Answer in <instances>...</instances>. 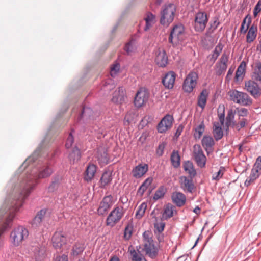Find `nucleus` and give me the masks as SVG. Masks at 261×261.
<instances>
[{
    "label": "nucleus",
    "mask_w": 261,
    "mask_h": 261,
    "mask_svg": "<svg viewBox=\"0 0 261 261\" xmlns=\"http://www.w3.org/2000/svg\"><path fill=\"white\" fill-rule=\"evenodd\" d=\"M53 170L48 166L43 167L38 173H33L25 184H22L18 195L16 196L12 202L11 209H0V236L8 228L11 227V222L14 218V211L22 206L24 199L30 194L37 184V180L49 176Z\"/></svg>",
    "instance_id": "obj_1"
},
{
    "label": "nucleus",
    "mask_w": 261,
    "mask_h": 261,
    "mask_svg": "<svg viewBox=\"0 0 261 261\" xmlns=\"http://www.w3.org/2000/svg\"><path fill=\"white\" fill-rule=\"evenodd\" d=\"M176 12L175 6L173 4L165 5L161 11L160 23L167 27L174 20Z\"/></svg>",
    "instance_id": "obj_2"
},
{
    "label": "nucleus",
    "mask_w": 261,
    "mask_h": 261,
    "mask_svg": "<svg viewBox=\"0 0 261 261\" xmlns=\"http://www.w3.org/2000/svg\"><path fill=\"white\" fill-rule=\"evenodd\" d=\"M28 229L23 226H19L11 231L10 236V241L14 246L17 247L28 238Z\"/></svg>",
    "instance_id": "obj_3"
},
{
    "label": "nucleus",
    "mask_w": 261,
    "mask_h": 261,
    "mask_svg": "<svg viewBox=\"0 0 261 261\" xmlns=\"http://www.w3.org/2000/svg\"><path fill=\"white\" fill-rule=\"evenodd\" d=\"M228 94L230 99L236 103L247 106L252 103V99L246 93L232 90Z\"/></svg>",
    "instance_id": "obj_4"
},
{
    "label": "nucleus",
    "mask_w": 261,
    "mask_h": 261,
    "mask_svg": "<svg viewBox=\"0 0 261 261\" xmlns=\"http://www.w3.org/2000/svg\"><path fill=\"white\" fill-rule=\"evenodd\" d=\"M28 252L32 261H44L46 256L45 247L39 244L31 246Z\"/></svg>",
    "instance_id": "obj_5"
},
{
    "label": "nucleus",
    "mask_w": 261,
    "mask_h": 261,
    "mask_svg": "<svg viewBox=\"0 0 261 261\" xmlns=\"http://www.w3.org/2000/svg\"><path fill=\"white\" fill-rule=\"evenodd\" d=\"M123 215V208L122 206L115 207L107 218V225L111 227L114 226L116 223L119 222Z\"/></svg>",
    "instance_id": "obj_6"
},
{
    "label": "nucleus",
    "mask_w": 261,
    "mask_h": 261,
    "mask_svg": "<svg viewBox=\"0 0 261 261\" xmlns=\"http://www.w3.org/2000/svg\"><path fill=\"white\" fill-rule=\"evenodd\" d=\"M197 79L198 74L196 72H190L183 83L182 88L184 91L188 93L191 92L197 84Z\"/></svg>",
    "instance_id": "obj_7"
},
{
    "label": "nucleus",
    "mask_w": 261,
    "mask_h": 261,
    "mask_svg": "<svg viewBox=\"0 0 261 261\" xmlns=\"http://www.w3.org/2000/svg\"><path fill=\"white\" fill-rule=\"evenodd\" d=\"M208 21L207 14L203 12H200L196 14L194 27L196 31L201 32L205 28Z\"/></svg>",
    "instance_id": "obj_8"
},
{
    "label": "nucleus",
    "mask_w": 261,
    "mask_h": 261,
    "mask_svg": "<svg viewBox=\"0 0 261 261\" xmlns=\"http://www.w3.org/2000/svg\"><path fill=\"white\" fill-rule=\"evenodd\" d=\"M184 28L181 24L175 25L170 33L169 40L173 44L178 43L183 39Z\"/></svg>",
    "instance_id": "obj_9"
},
{
    "label": "nucleus",
    "mask_w": 261,
    "mask_h": 261,
    "mask_svg": "<svg viewBox=\"0 0 261 261\" xmlns=\"http://www.w3.org/2000/svg\"><path fill=\"white\" fill-rule=\"evenodd\" d=\"M116 201V198L111 195L105 196L100 203L97 209L98 214L103 215L112 206Z\"/></svg>",
    "instance_id": "obj_10"
},
{
    "label": "nucleus",
    "mask_w": 261,
    "mask_h": 261,
    "mask_svg": "<svg viewBox=\"0 0 261 261\" xmlns=\"http://www.w3.org/2000/svg\"><path fill=\"white\" fill-rule=\"evenodd\" d=\"M149 93L145 88H141L137 91L134 99V105L140 108L145 105L147 102Z\"/></svg>",
    "instance_id": "obj_11"
},
{
    "label": "nucleus",
    "mask_w": 261,
    "mask_h": 261,
    "mask_svg": "<svg viewBox=\"0 0 261 261\" xmlns=\"http://www.w3.org/2000/svg\"><path fill=\"white\" fill-rule=\"evenodd\" d=\"M193 156L198 166L200 168L205 167L206 162V158L199 145H194Z\"/></svg>",
    "instance_id": "obj_12"
},
{
    "label": "nucleus",
    "mask_w": 261,
    "mask_h": 261,
    "mask_svg": "<svg viewBox=\"0 0 261 261\" xmlns=\"http://www.w3.org/2000/svg\"><path fill=\"white\" fill-rule=\"evenodd\" d=\"M245 89L254 98L261 96V89L259 85L253 80H249L245 83Z\"/></svg>",
    "instance_id": "obj_13"
},
{
    "label": "nucleus",
    "mask_w": 261,
    "mask_h": 261,
    "mask_svg": "<svg viewBox=\"0 0 261 261\" xmlns=\"http://www.w3.org/2000/svg\"><path fill=\"white\" fill-rule=\"evenodd\" d=\"M228 59L229 54L225 52L223 53L215 67V72L217 75H220L225 72L227 68Z\"/></svg>",
    "instance_id": "obj_14"
},
{
    "label": "nucleus",
    "mask_w": 261,
    "mask_h": 261,
    "mask_svg": "<svg viewBox=\"0 0 261 261\" xmlns=\"http://www.w3.org/2000/svg\"><path fill=\"white\" fill-rule=\"evenodd\" d=\"M173 117L170 115H166L161 121L158 125V130L160 133H163L170 129L173 123Z\"/></svg>",
    "instance_id": "obj_15"
},
{
    "label": "nucleus",
    "mask_w": 261,
    "mask_h": 261,
    "mask_svg": "<svg viewBox=\"0 0 261 261\" xmlns=\"http://www.w3.org/2000/svg\"><path fill=\"white\" fill-rule=\"evenodd\" d=\"M66 237L62 232H56L52 237L53 245L56 249H60L66 243Z\"/></svg>",
    "instance_id": "obj_16"
},
{
    "label": "nucleus",
    "mask_w": 261,
    "mask_h": 261,
    "mask_svg": "<svg viewBox=\"0 0 261 261\" xmlns=\"http://www.w3.org/2000/svg\"><path fill=\"white\" fill-rule=\"evenodd\" d=\"M179 182L181 188L185 192L192 193L195 189L192 178H189L182 176L179 178Z\"/></svg>",
    "instance_id": "obj_17"
},
{
    "label": "nucleus",
    "mask_w": 261,
    "mask_h": 261,
    "mask_svg": "<svg viewBox=\"0 0 261 261\" xmlns=\"http://www.w3.org/2000/svg\"><path fill=\"white\" fill-rule=\"evenodd\" d=\"M155 62L160 67H165L168 62L165 51L162 48H158L155 52Z\"/></svg>",
    "instance_id": "obj_18"
},
{
    "label": "nucleus",
    "mask_w": 261,
    "mask_h": 261,
    "mask_svg": "<svg viewBox=\"0 0 261 261\" xmlns=\"http://www.w3.org/2000/svg\"><path fill=\"white\" fill-rule=\"evenodd\" d=\"M148 171V165L146 164H139L132 170V175L136 178L142 177Z\"/></svg>",
    "instance_id": "obj_19"
},
{
    "label": "nucleus",
    "mask_w": 261,
    "mask_h": 261,
    "mask_svg": "<svg viewBox=\"0 0 261 261\" xmlns=\"http://www.w3.org/2000/svg\"><path fill=\"white\" fill-rule=\"evenodd\" d=\"M125 93L124 88L122 87H119L117 91H115L113 94L112 101L116 103L121 104L125 100Z\"/></svg>",
    "instance_id": "obj_20"
},
{
    "label": "nucleus",
    "mask_w": 261,
    "mask_h": 261,
    "mask_svg": "<svg viewBox=\"0 0 261 261\" xmlns=\"http://www.w3.org/2000/svg\"><path fill=\"white\" fill-rule=\"evenodd\" d=\"M175 75V73L173 71L169 72L165 75L162 80V83L166 88L172 89L173 87Z\"/></svg>",
    "instance_id": "obj_21"
},
{
    "label": "nucleus",
    "mask_w": 261,
    "mask_h": 261,
    "mask_svg": "<svg viewBox=\"0 0 261 261\" xmlns=\"http://www.w3.org/2000/svg\"><path fill=\"white\" fill-rule=\"evenodd\" d=\"M172 199L177 206L180 207L185 204L186 197L183 193L176 192L172 194Z\"/></svg>",
    "instance_id": "obj_22"
},
{
    "label": "nucleus",
    "mask_w": 261,
    "mask_h": 261,
    "mask_svg": "<svg viewBox=\"0 0 261 261\" xmlns=\"http://www.w3.org/2000/svg\"><path fill=\"white\" fill-rule=\"evenodd\" d=\"M144 250L146 254L151 258L155 257L158 254V249L152 242L149 241L145 244Z\"/></svg>",
    "instance_id": "obj_23"
},
{
    "label": "nucleus",
    "mask_w": 261,
    "mask_h": 261,
    "mask_svg": "<svg viewBox=\"0 0 261 261\" xmlns=\"http://www.w3.org/2000/svg\"><path fill=\"white\" fill-rule=\"evenodd\" d=\"M201 143L208 154L212 151V148L214 145L213 138L210 136H204L202 139Z\"/></svg>",
    "instance_id": "obj_24"
},
{
    "label": "nucleus",
    "mask_w": 261,
    "mask_h": 261,
    "mask_svg": "<svg viewBox=\"0 0 261 261\" xmlns=\"http://www.w3.org/2000/svg\"><path fill=\"white\" fill-rule=\"evenodd\" d=\"M176 213L175 207L170 203L166 204L164 207L163 218L164 219H168L173 217Z\"/></svg>",
    "instance_id": "obj_25"
},
{
    "label": "nucleus",
    "mask_w": 261,
    "mask_h": 261,
    "mask_svg": "<svg viewBox=\"0 0 261 261\" xmlns=\"http://www.w3.org/2000/svg\"><path fill=\"white\" fill-rule=\"evenodd\" d=\"M112 172L110 171H105L102 174L99 181L100 187L105 188L110 184L112 181Z\"/></svg>",
    "instance_id": "obj_26"
},
{
    "label": "nucleus",
    "mask_w": 261,
    "mask_h": 261,
    "mask_svg": "<svg viewBox=\"0 0 261 261\" xmlns=\"http://www.w3.org/2000/svg\"><path fill=\"white\" fill-rule=\"evenodd\" d=\"M96 172V166L93 164H90L86 168L85 180L87 181H91L93 178Z\"/></svg>",
    "instance_id": "obj_27"
},
{
    "label": "nucleus",
    "mask_w": 261,
    "mask_h": 261,
    "mask_svg": "<svg viewBox=\"0 0 261 261\" xmlns=\"http://www.w3.org/2000/svg\"><path fill=\"white\" fill-rule=\"evenodd\" d=\"M208 96V92L206 89H203L198 97L197 105L202 109L205 107Z\"/></svg>",
    "instance_id": "obj_28"
},
{
    "label": "nucleus",
    "mask_w": 261,
    "mask_h": 261,
    "mask_svg": "<svg viewBox=\"0 0 261 261\" xmlns=\"http://www.w3.org/2000/svg\"><path fill=\"white\" fill-rule=\"evenodd\" d=\"M97 158L99 163L103 166L108 163L109 157L106 150L103 149H99L97 152Z\"/></svg>",
    "instance_id": "obj_29"
},
{
    "label": "nucleus",
    "mask_w": 261,
    "mask_h": 261,
    "mask_svg": "<svg viewBox=\"0 0 261 261\" xmlns=\"http://www.w3.org/2000/svg\"><path fill=\"white\" fill-rule=\"evenodd\" d=\"M144 20L146 22L144 30L147 31L155 22V16L150 12H148L146 15Z\"/></svg>",
    "instance_id": "obj_30"
},
{
    "label": "nucleus",
    "mask_w": 261,
    "mask_h": 261,
    "mask_svg": "<svg viewBox=\"0 0 261 261\" xmlns=\"http://www.w3.org/2000/svg\"><path fill=\"white\" fill-rule=\"evenodd\" d=\"M257 31V27L254 25H252L250 27L246 36V41L248 43H251L254 40L256 37Z\"/></svg>",
    "instance_id": "obj_31"
},
{
    "label": "nucleus",
    "mask_w": 261,
    "mask_h": 261,
    "mask_svg": "<svg viewBox=\"0 0 261 261\" xmlns=\"http://www.w3.org/2000/svg\"><path fill=\"white\" fill-rule=\"evenodd\" d=\"M184 169L185 171L190 176L191 178L194 177L196 174V172L194 168L193 163L190 161H187L184 164Z\"/></svg>",
    "instance_id": "obj_32"
},
{
    "label": "nucleus",
    "mask_w": 261,
    "mask_h": 261,
    "mask_svg": "<svg viewBox=\"0 0 261 261\" xmlns=\"http://www.w3.org/2000/svg\"><path fill=\"white\" fill-rule=\"evenodd\" d=\"M219 123L215 122L213 126V134L216 140L220 139L223 137V132Z\"/></svg>",
    "instance_id": "obj_33"
},
{
    "label": "nucleus",
    "mask_w": 261,
    "mask_h": 261,
    "mask_svg": "<svg viewBox=\"0 0 261 261\" xmlns=\"http://www.w3.org/2000/svg\"><path fill=\"white\" fill-rule=\"evenodd\" d=\"M246 66L245 62L243 61L238 67L235 76L237 81H240L243 79L245 72Z\"/></svg>",
    "instance_id": "obj_34"
},
{
    "label": "nucleus",
    "mask_w": 261,
    "mask_h": 261,
    "mask_svg": "<svg viewBox=\"0 0 261 261\" xmlns=\"http://www.w3.org/2000/svg\"><path fill=\"white\" fill-rule=\"evenodd\" d=\"M205 130V125L203 122H201L195 128L194 137L196 139H200Z\"/></svg>",
    "instance_id": "obj_35"
},
{
    "label": "nucleus",
    "mask_w": 261,
    "mask_h": 261,
    "mask_svg": "<svg viewBox=\"0 0 261 261\" xmlns=\"http://www.w3.org/2000/svg\"><path fill=\"white\" fill-rule=\"evenodd\" d=\"M251 22V17H249L248 15L246 16L244 18L241 25L240 32L241 33L245 34L247 32Z\"/></svg>",
    "instance_id": "obj_36"
},
{
    "label": "nucleus",
    "mask_w": 261,
    "mask_h": 261,
    "mask_svg": "<svg viewBox=\"0 0 261 261\" xmlns=\"http://www.w3.org/2000/svg\"><path fill=\"white\" fill-rule=\"evenodd\" d=\"M152 179L151 178H147L141 185L138 190V194L142 196L144 192L147 190V188L151 185Z\"/></svg>",
    "instance_id": "obj_37"
},
{
    "label": "nucleus",
    "mask_w": 261,
    "mask_h": 261,
    "mask_svg": "<svg viewBox=\"0 0 261 261\" xmlns=\"http://www.w3.org/2000/svg\"><path fill=\"white\" fill-rule=\"evenodd\" d=\"M171 161L172 165L177 168L180 165V156L177 151H173L171 155Z\"/></svg>",
    "instance_id": "obj_38"
},
{
    "label": "nucleus",
    "mask_w": 261,
    "mask_h": 261,
    "mask_svg": "<svg viewBox=\"0 0 261 261\" xmlns=\"http://www.w3.org/2000/svg\"><path fill=\"white\" fill-rule=\"evenodd\" d=\"M253 75L256 81L261 82V63L260 62L255 63Z\"/></svg>",
    "instance_id": "obj_39"
},
{
    "label": "nucleus",
    "mask_w": 261,
    "mask_h": 261,
    "mask_svg": "<svg viewBox=\"0 0 261 261\" xmlns=\"http://www.w3.org/2000/svg\"><path fill=\"white\" fill-rule=\"evenodd\" d=\"M147 208V204L145 202L141 203L138 207V210L136 213V217L140 219L144 215L145 211Z\"/></svg>",
    "instance_id": "obj_40"
},
{
    "label": "nucleus",
    "mask_w": 261,
    "mask_h": 261,
    "mask_svg": "<svg viewBox=\"0 0 261 261\" xmlns=\"http://www.w3.org/2000/svg\"><path fill=\"white\" fill-rule=\"evenodd\" d=\"M81 157V153L80 150L77 148L75 147L72 152L69 154V158L70 161L73 163L77 161Z\"/></svg>",
    "instance_id": "obj_41"
},
{
    "label": "nucleus",
    "mask_w": 261,
    "mask_h": 261,
    "mask_svg": "<svg viewBox=\"0 0 261 261\" xmlns=\"http://www.w3.org/2000/svg\"><path fill=\"white\" fill-rule=\"evenodd\" d=\"M133 261H146L145 257L139 252L133 250L130 251Z\"/></svg>",
    "instance_id": "obj_42"
},
{
    "label": "nucleus",
    "mask_w": 261,
    "mask_h": 261,
    "mask_svg": "<svg viewBox=\"0 0 261 261\" xmlns=\"http://www.w3.org/2000/svg\"><path fill=\"white\" fill-rule=\"evenodd\" d=\"M133 229V226L132 224H128L125 227L124 232V238L125 240H129L130 238L132 235Z\"/></svg>",
    "instance_id": "obj_43"
},
{
    "label": "nucleus",
    "mask_w": 261,
    "mask_h": 261,
    "mask_svg": "<svg viewBox=\"0 0 261 261\" xmlns=\"http://www.w3.org/2000/svg\"><path fill=\"white\" fill-rule=\"evenodd\" d=\"M259 176L251 171L250 175L245 181V185L247 187L253 184Z\"/></svg>",
    "instance_id": "obj_44"
},
{
    "label": "nucleus",
    "mask_w": 261,
    "mask_h": 261,
    "mask_svg": "<svg viewBox=\"0 0 261 261\" xmlns=\"http://www.w3.org/2000/svg\"><path fill=\"white\" fill-rule=\"evenodd\" d=\"M166 192V189L164 187H160L155 192L153 199L155 200L162 198Z\"/></svg>",
    "instance_id": "obj_45"
},
{
    "label": "nucleus",
    "mask_w": 261,
    "mask_h": 261,
    "mask_svg": "<svg viewBox=\"0 0 261 261\" xmlns=\"http://www.w3.org/2000/svg\"><path fill=\"white\" fill-rule=\"evenodd\" d=\"M135 116V113L134 112V111H128L125 117H124V124H129V123L132 121L133 120V119H134V117Z\"/></svg>",
    "instance_id": "obj_46"
},
{
    "label": "nucleus",
    "mask_w": 261,
    "mask_h": 261,
    "mask_svg": "<svg viewBox=\"0 0 261 261\" xmlns=\"http://www.w3.org/2000/svg\"><path fill=\"white\" fill-rule=\"evenodd\" d=\"M124 49L128 55H130L132 53L134 52L136 50V46L135 45L134 41H130L129 42L127 43Z\"/></svg>",
    "instance_id": "obj_47"
},
{
    "label": "nucleus",
    "mask_w": 261,
    "mask_h": 261,
    "mask_svg": "<svg viewBox=\"0 0 261 261\" xmlns=\"http://www.w3.org/2000/svg\"><path fill=\"white\" fill-rule=\"evenodd\" d=\"M120 70V65L118 63H115L113 65L111 68L110 74L112 77H115Z\"/></svg>",
    "instance_id": "obj_48"
},
{
    "label": "nucleus",
    "mask_w": 261,
    "mask_h": 261,
    "mask_svg": "<svg viewBox=\"0 0 261 261\" xmlns=\"http://www.w3.org/2000/svg\"><path fill=\"white\" fill-rule=\"evenodd\" d=\"M84 250L83 245L81 244H75L72 249V253L73 255H77L81 253Z\"/></svg>",
    "instance_id": "obj_49"
},
{
    "label": "nucleus",
    "mask_w": 261,
    "mask_h": 261,
    "mask_svg": "<svg viewBox=\"0 0 261 261\" xmlns=\"http://www.w3.org/2000/svg\"><path fill=\"white\" fill-rule=\"evenodd\" d=\"M233 118H234V116L232 114V112H229L228 113L227 116L226 117V124L227 127H229L231 125H232V126L234 125L235 123L233 121Z\"/></svg>",
    "instance_id": "obj_50"
},
{
    "label": "nucleus",
    "mask_w": 261,
    "mask_h": 261,
    "mask_svg": "<svg viewBox=\"0 0 261 261\" xmlns=\"http://www.w3.org/2000/svg\"><path fill=\"white\" fill-rule=\"evenodd\" d=\"M224 170L225 169L223 167H220L219 171L213 174L212 179L215 180H219L222 177Z\"/></svg>",
    "instance_id": "obj_51"
},
{
    "label": "nucleus",
    "mask_w": 261,
    "mask_h": 261,
    "mask_svg": "<svg viewBox=\"0 0 261 261\" xmlns=\"http://www.w3.org/2000/svg\"><path fill=\"white\" fill-rule=\"evenodd\" d=\"M261 11V0H259L255 6L253 10V15L256 17L258 14Z\"/></svg>",
    "instance_id": "obj_52"
},
{
    "label": "nucleus",
    "mask_w": 261,
    "mask_h": 261,
    "mask_svg": "<svg viewBox=\"0 0 261 261\" xmlns=\"http://www.w3.org/2000/svg\"><path fill=\"white\" fill-rule=\"evenodd\" d=\"M73 142H74L73 136L72 133H70L67 139L66 142V144H65L66 147L67 148H70L72 146Z\"/></svg>",
    "instance_id": "obj_53"
},
{
    "label": "nucleus",
    "mask_w": 261,
    "mask_h": 261,
    "mask_svg": "<svg viewBox=\"0 0 261 261\" xmlns=\"http://www.w3.org/2000/svg\"><path fill=\"white\" fill-rule=\"evenodd\" d=\"M223 45L221 43H219L215 47V50L213 52V54L215 55L218 56L220 55V53H221L222 49H223Z\"/></svg>",
    "instance_id": "obj_54"
},
{
    "label": "nucleus",
    "mask_w": 261,
    "mask_h": 261,
    "mask_svg": "<svg viewBox=\"0 0 261 261\" xmlns=\"http://www.w3.org/2000/svg\"><path fill=\"white\" fill-rule=\"evenodd\" d=\"M154 227L159 232H161L164 230L165 223L163 222L156 223L154 224Z\"/></svg>",
    "instance_id": "obj_55"
},
{
    "label": "nucleus",
    "mask_w": 261,
    "mask_h": 261,
    "mask_svg": "<svg viewBox=\"0 0 261 261\" xmlns=\"http://www.w3.org/2000/svg\"><path fill=\"white\" fill-rule=\"evenodd\" d=\"M246 121L245 120H242L240 121V123L238 124H234V125L233 126H235L236 129L238 130H240L241 128L244 127L245 126Z\"/></svg>",
    "instance_id": "obj_56"
},
{
    "label": "nucleus",
    "mask_w": 261,
    "mask_h": 261,
    "mask_svg": "<svg viewBox=\"0 0 261 261\" xmlns=\"http://www.w3.org/2000/svg\"><path fill=\"white\" fill-rule=\"evenodd\" d=\"M42 220L39 217H35L33 220V225L35 226H38L42 222Z\"/></svg>",
    "instance_id": "obj_57"
},
{
    "label": "nucleus",
    "mask_w": 261,
    "mask_h": 261,
    "mask_svg": "<svg viewBox=\"0 0 261 261\" xmlns=\"http://www.w3.org/2000/svg\"><path fill=\"white\" fill-rule=\"evenodd\" d=\"M238 114L240 116H245L247 114V110L245 108H241L238 111Z\"/></svg>",
    "instance_id": "obj_58"
},
{
    "label": "nucleus",
    "mask_w": 261,
    "mask_h": 261,
    "mask_svg": "<svg viewBox=\"0 0 261 261\" xmlns=\"http://www.w3.org/2000/svg\"><path fill=\"white\" fill-rule=\"evenodd\" d=\"M54 261H68V257L67 255H63L61 256H57Z\"/></svg>",
    "instance_id": "obj_59"
},
{
    "label": "nucleus",
    "mask_w": 261,
    "mask_h": 261,
    "mask_svg": "<svg viewBox=\"0 0 261 261\" xmlns=\"http://www.w3.org/2000/svg\"><path fill=\"white\" fill-rule=\"evenodd\" d=\"M46 214V210H41L37 214L36 217H39L40 218H41V220H42L43 218H44L45 215Z\"/></svg>",
    "instance_id": "obj_60"
},
{
    "label": "nucleus",
    "mask_w": 261,
    "mask_h": 261,
    "mask_svg": "<svg viewBox=\"0 0 261 261\" xmlns=\"http://www.w3.org/2000/svg\"><path fill=\"white\" fill-rule=\"evenodd\" d=\"M251 171L257 174L258 175H260L261 174V169L259 167H255V166L254 165L253 168L251 170Z\"/></svg>",
    "instance_id": "obj_61"
},
{
    "label": "nucleus",
    "mask_w": 261,
    "mask_h": 261,
    "mask_svg": "<svg viewBox=\"0 0 261 261\" xmlns=\"http://www.w3.org/2000/svg\"><path fill=\"white\" fill-rule=\"evenodd\" d=\"M224 117H225V114H224V111H223L222 113L219 114V121L220 122V124L221 125H223L224 124Z\"/></svg>",
    "instance_id": "obj_62"
},
{
    "label": "nucleus",
    "mask_w": 261,
    "mask_h": 261,
    "mask_svg": "<svg viewBox=\"0 0 261 261\" xmlns=\"http://www.w3.org/2000/svg\"><path fill=\"white\" fill-rule=\"evenodd\" d=\"M182 129H183V127L181 125L179 126L176 130L175 134V136L176 137H179L182 131Z\"/></svg>",
    "instance_id": "obj_63"
},
{
    "label": "nucleus",
    "mask_w": 261,
    "mask_h": 261,
    "mask_svg": "<svg viewBox=\"0 0 261 261\" xmlns=\"http://www.w3.org/2000/svg\"><path fill=\"white\" fill-rule=\"evenodd\" d=\"M255 167H259L261 169V156H258L256 161L255 164Z\"/></svg>",
    "instance_id": "obj_64"
}]
</instances>
